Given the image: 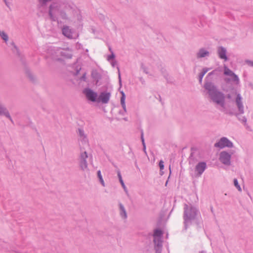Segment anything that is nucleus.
<instances>
[{"mask_svg": "<svg viewBox=\"0 0 253 253\" xmlns=\"http://www.w3.org/2000/svg\"><path fill=\"white\" fill-rule=\"evenodd\" d=\"M205 86L206 89L209 90V94L213 101L217 104L223 106L224 102L223 95L221 93L217 92L211 83H206Z\"/></svg>", "mask_w": 253, "mask_h": 253, "instance_id": "nucleus-1", "label": "nucleus"}, {"mask_svg": "<svg viewBox=\"0 0 253 253\" xmlns=\"http://www.w3.org/2000/svg\"><path fill=\"white\" fill-rule=\"evenodd\" d=\"M214 145L216 147L222 148L225 147H231L233 146V144L226 138L223 137L220 139L219 142L215 143Z\"/></svg>", "mask_w": 253, "mask_h": 253, "instance_id": "nucleus-2", "label": "nucleus"}, {"mask_svg": "<svg viewBox=\"0 0 253 253\" xmlns=\"http://www.w3.org/2000/svg\"><path fill=\"white\" fill-rule=\"evenodd\" d=\"M230 158V155L226 152H222L220 154V160L224 164L229 165Z\"/></svg>", "mask_w": 253, "mask_h": 253, "instance_id": "nucleus-3", "label": "nucleus"}, {"mask_svg": "<svg viewBox=\"0 0 253 253\" xmlns=\"http://www.w3.org/2000/svg\"><path fill=\"white\" fill-rule=\"evenodd\" d=\"M84 93L88 99L92 101H95L97 98V94L90 89H86Z\"/></svg>", "mask_w": 253, "mask_h": 253, "instance_id": "nucleus-4", "label": "nucleus"}, {"mask_svg": "<svg viewBox=\"0 0 253 253\" xmlns=\"http://www.w3.org/2000/svg\"><path fill=\"white\" fill-rule=\"evenodd\" d=\"M224 74L226 76H229L231 78V80L234 81H238V77L231 70L226 67H224Z\"/></svg>", "mask_w": 253, "mask_h": 253, "instance_id": "nucleus-5", "label": "nucleus"}, {"mask_svg": "<svg viewBox=\"0 0 253 253\" xmlns=\"http://www.w3.org/2000/svg\"><path fill=\"white\" fill-rule=\"evenodd\" d=\"M109 93H101L98 98V101H101L103 103H107L110 98Z\"/></svg>", "mask_w": 253, "mask_h": 253, "instance_id": "nucleus-6", "label": "nucleus"}, {"mask_svg": "<svg viewBox=\"0 0 253 253\" xmlns=\"http://www.w3.org/2000/svg\"><path fill=\"white\" fill-rule=\"evenodd\" d=\"M206 168L205 163L201 162L199 163L196 167V170L198 172L199 175H201L205 170Z\"/></svg>", "mask_w": 253, "mask_h": 253, "instance_id": "nucleus-7", "label": "nucleus"}, {"mask_svg": "<svg viewBox=\"0 0 253 253\" xmlns=\"http://www.w3.org/2000/svg\"><path fill=\"white\" fill-rule=\"evenodd\" d=\"M162 234V231L161 230L157 229L155 230L154 233V242L155 244H157V242H158L157 244L159 245L160 238H161Z\"/></svg>", "mask_w": 253, "mask_h": 253, "instance_id": "nucleus-8", "label": "nucleus"}, {"mask_svg": "<svg viewBox=\"0 0 253 253\" xmlns=\"http://www.w3.org/2000/svg\"><path fill=\"white\" fill-rule=\"evenodd\" d=\"M63 34L66 37L71 39L73 38L72 30L68 27H64L62 29Z\"/></svg>", "mask_w": 253, "mask_h": 253, "instance_id": "nucleus-9", "label": "nucleus"}, {"mask_svg": "<svg viewBox=\"0 0 253 253\" xmlns=\"http://www.w3.org/2000/svg\"><path fill=\"white\" fill-rule=\"evenodd\" d=\"M218 55L220 58L223 59L225 60L227 59L226 56V50L223 47H220L218 50Z\"/></svg>", "mask_w": 253, "mask_h": 253, "instance_id": "nucleus-10", "label": "nucleus"}, {"mask_svg": "<svg viewBox=\"0 0 253 253\" xmlns=\"http://www.w3.org/2000/svg\"><path fill=\"white\" fill-rule=\"evenodd\" d=\"M61 53L65 58H70L72 56L71 51L68 48L63 49Z\"/></svg>", "mask_w": 253, "mask_h": 253, "instance_id": "nucleus-11", "label": "nucleus"}, {"mask_svg": "<svg viewBox=\"0 0 253 253\" xmlns=\"http://www.w3.org/2000/svg\"><path fill=\"white\" fill-rule=\"evenodd\" d=\"M236 103L239 108V110L243 112V105L241 103V97L239 95H238L236 98Z\"/></svg>", "mask_w": 253, "mask_h": 253, "instance_id": "nucleus-12", "label": "nucleus"}, {"mask_svg": "<svg viewBox=\"0 0 253 253\" xmlns=\"http://www.w3.org/2000/svg\"><path fill=\"white\" fill-rule=\"evenodd\" d=\"M209 54V52L204 49H201L197 54L198 57L201 58L204 57Z\"/></svg>", "mask_w": 253, "mask_h": 253, "instance_id": "nucleus-13", "label": "nucleus"}, {"mask_svg": "<svg viewBox=\"0 0 253 253\" xmlns=\"http://www.w3.org/2000/svg\"><path fill=\"white\" fill-rule=\"evenodd\" d=\"M57 6L55 4L50 6L49 14L51 17H52V14H54L55 12V11L57 10Z\"/></svg>", "mask_w": 253, "mask_h": 253, "instance_id": "nucleus-14", "label": "nucleus"}, {"mask_svg": "<svg viewBox=\"0 0 253 253\" xmlns=\"http://www.w3.org/2000/svg\"><path fill=\"white\" fill-rule=\"evenodd\" d=\"M80 167H81V169L83 170H84L87 169V163L85 160H84V161L81 160Z\"/></svg>", "mask_w": 253, "mask_h": 253, "instance_id": "nucleus-15", "label": "nucleus"}, {"mask_svg": "<svg viewBox=\"0 0 253 253\" xmlns=\"http://www.w3.org/2000/svg\"><path fill=\"white\" fill-rule=\"evenodd\" d=\"M120 209L121 210V214L124 218L126 217V213L124 207L120 204Z\"/></svg>", "mask_w": 253, "mask_h": 253, "instance_id": "nucleus-16", "label": "nucleus"}, {"mask_svg": "<svg viewBox=\"0 0 253 253\" xmlns=\"http://www.w3.org/2000/svg\"><path fill=\"white\" fill-rule=\"evenodd\" d=\"M0 114H1V115L4 114L7 117H9V114H8V112H7V111L6 110V109L5 108L2 107L0 105Z\"/></svg>", "mask_w": 253, "mask_h": 253, "instance_id": "nucleus-17", "label": "nucleus"}, {"mask_svg": "<svg viewBox=\"0 0 253 253\" xmlns=\"http://www.w3.org/2000/svg\"><path fill=\"white\" fill-rule=\"evenodd\" d=\"M122 96L121 97V104L123 107V108L124 109H125L126 108V105H125V93L122 91Z\"/></svg>", "mask_w": 253, "mask_h": 253, "instance_id": "nucleus-18", "label": "nucleus"}, {"mask_svg": "<svg viewBox=\"0 0 253 253\" xmlns=\"http://www.w3.org/2000/svg\"><path fill=\"white\" fill-rule=\"evenodd\" d=\"M0 36L3 40L6 42L8 40V37L7 35L3 32H0Z\"/></svg>", "mask_w": 253, "mask_h": 253, "instance_id": "nucleus-19", "label": "nucleus"}, {"mask_svg": "<svg viewBox=\"0 0 253 253\" xmlns=\"http://www.w3.org/2000/svg\"><path fill=\"white\" fill-rule=\"evenodd\" d=\"M234 183L235 186L238 189V190L239 191H241V188L240 186V185H239L238 181H237V180L236 179H235L234 180Z\"/></svg>", "mask_w": 253, "mask_h": 253, "instance_id": "nucleus-20", "label": "nucleus"}, {"mask_svg": "<svg viewBox=\"0 0 253 253\" xmlns=\"http://www.w3.org/2000/svg\"><path fill=\"white\" fill-rule=\"evenodd\" d=\"M87 158V155L85 152L82 153L81 155V160H82L83 161H84V160H85V159Z\"/></svg>", "mask_w": 253, "mask_h": 253, "instance_id": "nucleus-21", "label": "nucleus"}, {"mask_svg": "<svg viewBox=\"0 0 253 253\" xmlns=\"http://www.w3.org/2000/svg\"><path fill=\"white\" fill-rule=\"evenodd\" d=\"M97 175H98V176L102 183V184L104 186V182L103 180V178H102V177L101 176V172L100 170L98 171L97 172Z\"/></svg>", "mask_w": 253, "mask_h": 253, "instance_id": "nucleus-22", "label": "nucleus"}, {"mask_svg": "<svg viewBox=\"0 0 253 253\" xmlns=\"http://www.w3.org/2000/svg\"><path fill=\"white\" fill-rule=\"evenodd\" d=\"M159 167L161 171H162L164 168V162L162 160H161L159 162Z\"/></svg>", "mask_w": 253, "mask_h": 253, "instance_id": "nucleus-23", "label": "nucleus"}, {"mask_svg": "<svg viewBox=\"0 0 253 253\" xmlns=\"http://www.w3.org/2000/svg\"><path fill=\"white\" fill-rule=\"evenodd\" d=\"M141 139H142V143H143V145L144 146V148L145 149V143H144V138H143V133H142V134H141Z\"/></svg>", "mask_w": 253, "mask_h": 253, "instance_id": "nucleus-24", "label": "nucleus"}, {"mask_svg": "<svg viewBox=\"0 0 253 253\" xmlns=\"http://www.w3.org/2000/svg\"><path fill=\"white\" fill-rule=\"evenodd\" d=\"M120 182H121V185L123 186V187L124 188V189L126 190V187L125 185V184L124 183L123 180H120Z\"/></svg>", "mask_w": 253, "mask_h": 253, "instance_id": "nucleus-25", "label": "nucleus"}, {"mask_svg": "<svg viewBox=\"0 0 253 253\" xmlns=\"http://www.w3.org/2000/svg\"><path fill=\"white\" fill-rule=\"evenodd\" d=\"M204 75H204V73H201L200 74V82H202V78H203V77H204Z\"/></svg>", "mask_w": 253, "mask_h": 253, "instance_id": "nucleus-26", "label": "nucleus"}, {"mask_svg": "<svg viewBox=\"0 0 253 253\" xmlns=\"http://www.w3.org/2000/svg\"><path fill=\"white\" fill-rule=\"evenodd\" d=\"M118 177H119V180H123L122 176H121V173H120V172L119 171L118 172Z\"/></svg>", "mask_w": 253, "mask_h": 253, "instance_id": "nucleus-27", "label": "nucleus"}, {"mask_svg": "<svg viewBox=\"0 0 253 253\" xmlns=\"http://www.w3.org/2000/svg\"><path fill=\"white\" fill-rule=\"evenodd\" d=\"M79 133H80V135L81 136H83L84 135V133H83V131L81 130H79Z\"/></svg>", "mask_w": 253, "mask_h": 253, "instance_id": "nucleus-28", "label": "nucleus"}, {"mask_svg": "<svg viewBox=\"0 0 253 253\" xmlns=\"http://www.w3.org/2000/svg\"><path fill=\"white\" fill-rule=\"evenodd\" d=\"M208 69H204L202 73H204V75H205L208 72Z\"/></svg>", "mask_w": 253, "mask_h": 253, "instance_id": "nucleus-29", "label": "nucleus"}, {"mask_svg": "<svg viewBox=\"0 0 253 253\" xmlns=\"http://www.w3.org/2000/svg\"><path fill=\"white\" fill-rule=\"evenodd\" d=\"M114 57V55L112 54L109 58H113Z\"/></svg>", "mask_w": 253, "mask_h": 253, "instance_id": "nucleus-30", "label": "nucleus"}, {"mask_svg": "<svg viewBox=\"0 0 253 253\" xmlns=\"http://www.w3.org/2000/svg\"><path fill=\"white\" fill-rule=\"evenodd\" d=\"M185 212H186V213H187V212H188V211H187V209H186V210H185Z\"/></svg>", "mask_w": 253, "mask_h": 253, "instance_id": "nucleus-31", "label": "nucleus"}]
</instances>
